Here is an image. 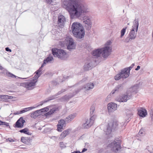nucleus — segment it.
Masks as SVG:
<instances>
[{"mask_svg": "<svg viewBox=\"0 0 153 153\" xmlns=\"http://www.w3.org/2000/svg\"><path fill=\"white\" fill-rule=\"evenodd\" d=\"M63 7L68 11L71 19L79 18L83 13L88 12L89 10L84 0L65 1Z\"/></svg>", "mask_w": 153, "mask_h": 153, "instance_id": "nucleus-1", "label": "nucleus"}, {"mask_svg": "<svg viewBox=\"0 0 153 153\" xmlns=\"http://www.w3.org/2000/svg\"><path fill=\"white\" fill-rule=\"evenodd\" d=\"M71 31L74 37L79 39L83 38L85 31L82 25L79 23L74 22L71 25Z\"/></svg>", "mask_w": 153, "mask_h": 153, "instance_id": "nucleus-2", "label": "nucleus"}, {"mask_svg": "<svg viewBox=\"0 0 153 153\" xmlns=\"http://www.w3.org/2000/svg\"><path fill=\"white\" fill-rule=\"evenodd\" d=\"M125 123H119L116 121H114L109 123L107 126L106 128L104 129V131L106 134H111L112 129L120 128L122 126L124 125Z\"/></svg>", "mask_w": 153, "mask_h": 153, "instance_id": "nucleus-3", "label": "nucleus"}, {"mask_svg": "<svg viewBox=\"0 0 153 153\" xmlns=\"http://www.w3.org/2000/svg\"><path fill=\"white\" fill-rule=\"evenodd\" d=\"M52 52L54 57H57L61 60H65L68 57L67 53L64 50L61 49L53 48L52 49Z\"/></svg>", "mask_w": 153, "mask_h": 153, "instance_id": "nucleus-4", "label": "nucleus"}, {"mask_svg": "<svg viewBox=\"0 0 153 153\" xmlns=\"http://www.w3.org/2000/svg\"><path fill=\"white\" fill-rule=\"evenodd\" d=\"M111 43V41L108 40L105 44V46L101 48V53L103 57L106 58L111 54L112 51Z\"/></svg>", "mask_w": 153, "mask_h": 153, "instance_id": "nucleus-5", "label": "nucleus"}, {"mask_svg": "<svg viewBox=\"0 0 153 153\" xmlns=\"http://www.w3.org/2000/svg\"><path fill=\"white\" fill-rule=\"evenodd\" d=\"M121 141L120 140H115L111 142L108 146V147L111 148V150L114 152H117L121 148Z\"/></svg>", "mask_w": 153, "mask_h": 153, "instance_id": "nucleus-6", "label": "nucleus"}, {"mask_svg": "<svg viewBox=\"0 0 153 153\" xmlns=\"http://www.w3.org/2000/svg\"><path fill=\"white\" fill-rule=\"evenodd\" d=\"M129 74L130 73L128 69L124 68L121 70L120 72L115 76L114 79L116 80H119L121 79H126L128 77Z\"/></svg>", "mask_w": 153, "mask_h": 153, "instance_id": "nucleus-7", "label": "nucleus"}, {"mask_svg": "<svg viewBox=\"0 0 153 153\" xmlns=\"http://www.w3.org/2000/svg\"><path fill=\"white\" fill-rule=\"evenodd\" d=\"M131 97V95L129 91L127 92L123 95L120 96L117 99V100L119 102H125L130 99Z\"/></svg>", "mask_w": 153, "mask_h": 153, "instance_id": "nucleus-8", "label": "nucleus"}, {"mask_svg": "<svg viewBox=\"0 0 153 153\" xmlns=\"http://www.w3.org/2000/svg\"><path fill=\"white\" fill-rule=\"evenodd\" d=\"M95 62L96 61L94 59L93 57L87 60L83 66L84 70L85 71H88L91 70L93 68V63Z\"/></svg>", "mask_w": 153, "mask_h": 153, "instance_id": "nucleus-9", "label": "nucleus"}, {"mask_svg": "<svg viewBox=\"0 0 153 153\" xmlns=\"http://www.w3.org/2000/svg\"><path fill=\"white\" fill-rule=\"evenodd\" d=\"M65 91V90H62L61 91L59 92L57 94L50 96L49 97L48 99H45V100L44 101H42L40 102V104L38 105L39 106V105H42L43 104L47 102H48L50 100H52L55 99L57 97V96L59 95L62 92H64Z\"/></svg>", "mask_w": 153, "mask_h": 153, "instance_id": "nucleus-10", "label": "nucleus"}, {"mask_svg": "<svg viewBox=\"0 0 153 153\" xmlns=\"http://www.w3.org/2000/svg\"><path fill=\"white\" fill-rule=\"evenodd\" d=\"M117 105L115 103L111 102L108 104L107 109L109 113L113 112L117 109Z\"/></svg>", "mask_w": 153, "mask_h": 153, "instance_id": "nucleus-11", "label": "nucleus"}, {"mask_svg": "<svg viewBox=\"0 0 153 153\" xmlns=\"http://www.w3.org/2000/svg\"><path fill=\"white\" fill-rule=\"evenodd\" d=\"M136 38L135 35V30L132 29L129 32L128 36L125 39V41L126 42H128Z\"/></svg>", "mask_w": 153, "mask_h": 153, "instance_id": "nucleus-12", "label": "nucleus"}, {"mask_svg": "<svg viewBox=\"0 0 153 153\" xmlns=\"http://www.w3.org/2000/svg\"><path fill=\"white\" fill-rule=\"evenodd\" d=\"M25 122V121L23 119V118L21 117L16 123L15 127L18 128H22L24 126Z\"/></svg>", "mask_w": 153, "mask_h": 153, "instance_id": "nucleus-13", "label": "nucleus"}, {"mask_svg": "<svg viewBox=\"0 0 153 153\" xmlns=\"http://www.w3.org/2000/svg\"><path fill=\"white\" fill-rule=\"evenodd\" d=\"M76 46L74 44L73 39L72 38H70L69 39L68 45L67 48L70 51H72L75 48Z\"/></svg>", "mask_w": 153, "mask_h": 153, "instance_id": "nucleus-14", "label": "nucleus"}, {"mask_svg": "<svg viewBox=\"0 0 153 153\" xmlns=\"http://www.w3.org/2000/svg\"><path fill=\"white\" fill-rule=\"evenodd\" d=\"M65 121L63 119L60 120L58 124L57 125V130L59 131H62L61 129L63 128V127L65 126Z\"/></svg>", "mask_w": 153, "mask_h": 153, "instance_id": "nucleus-15", "label": "nucleus"}, {"mask_svg": "<svg viewBox=\"0 0 153 153\" xmlns=\"http://www.w3.org/2000/svg\"><path fill=\"white\" fill-rule=\"evenodd\" d=\"M40 74H36L34 76V79L32 80L29 82L27 86H34L35 85L36 83L37 82V79L40 76Z\"/></svg>", "mask_w": 153, "mask_h": 153, "instance_id": "nucleus-16", "label": "nucleus"}, {"mask_svg": "<svg viewBox=\"0 0 153 153\" xmlns=\"http://www.w3.org/2000/svg\"><path fill=\"white\" fill-rule=\"evenodd\" d=\"M83 22L88 26V29L91 27V22L90 18L89 17H85L83 18Z\"/></svg>", "mask_w": 153, "mask_h": 153, "instance_id": "nucleus-17", "label": "nucleus"}, {"mask_svg": "<svg viewBox=\"0 0 153 153\" xmlns=\"http://www.w3.org/2000/svg\"><path fill=\"white\" fill-rule=\"evenodd\" d=\"M101 53V48H98L94 50L92 52V55L94 58L100 57Z\"/></svg>", "mask_w": 153, "mask_h": 153, "instance_id": "nucleus-18", "label": "nucleus"}, {"mask_svg": "<svg viewBox=\"0 0 153 153\" xmlns=\"http://www.w3.org/2000/svg\"><path fill=\"white\" fill-rule=\"evenodd\" d=\"M36 107H30L27 108H24L22 110H21L20 111H18L17 113H15L14 114L15 115L19 114L22 113H24L27 111H29L35 108Z\"/></svg>", "mask_w": 153, "mask_h": 153, "instance_id": "nucleus-19", "label": "nucleus"}, {"mask_svg": "<svg viewBox=\"0 0 153 153\" xmlns=\"http://www.w3.org/2000/svg\"><path fill=\"white\" fill-rule=\"evenodd\" d=\"M65 22V19L64 16L60 15L58 16V22L59 24L63 26Z\"/></svg>", "mask_w": 153, "mask_h": 153, "instance_id": "nucleus-20", "label": "nucleus"}, {"mask_svg": "<svg viewBox=\"0 0 153 153\" xmlns=\"http://www.w3.org/2000/svg\"><path fill=\"white\" fill-rule=\"evenodd\" d=\"M138 114L140 116L142 117H144L146 115L147 112L145 109L143 108H141L138 110Z\"/></svg>", "mask_w": 153, "mask_h": 153, "instance_id": "nucleus-21", "label": "nucleus"}, {"mask_svg": "<svg viewBox=\"0 0 153 153\" xmlns=\"http://www.w3.org/2000/svg\"><path fill=\"white\" fill-rule=\"evenodd\" d=\"M69 129L65 130L62 132L61 134L60 137L59 139L61 140L63 139L65 137H66L67 135L69 134Z\"/></svg>", "mask_w": 153, "mask_h": 153, "instance_id": "nucleus-22", "label": "nucleus"}, {"mask_svg": "<svg viewBox=\"0 0 153 153\" xmlns=\"http://www.w3.org/2000/svg\"><path fill=\"white\" fill-rule=\"evenodd\" d=\"M138 20L137 19H135L134 21L133 25L132 26V29H134V30H136V32L137 33L138 30Z\"/></svg>", "mask_w": 153, "mask_h": 153, "instance_id": "nucleus-23", "label": "nucleus"}, {"mask_svg": "<svg viewBox=\"0 0 153 153\" xmlns=\"http://www.w3.org/2000/svg\"><path fill=\"white\" fill-rule=\"evenodd\" d=\"M30 140L31 139L30 137H21V140L24 143L29 145L30 144Z\"/></svg>", "mask_w": 153, "mask_h": 153, "instance_id": "nucleus-24", "label": "nucleus"}, {"mask_svg": "<svg viewBox=\"0 0 153 153\" xmlns=\"http://www.w3.org/2000/svg\"><path fill=\"white\" fill-rule=\"evenodd\" d=\"M53 57L52 56H49L48 57L45 59L44 60L43 62V63L45 65L48 63L52 62V61H53Z\"/></svg>", "mask_w": 153, "mask_h": 153, "instance_id": "nucleus-25", "label": "nucleus"}, {"mask_svg": "<svg viewBox=\"0 0 153 153\" xmlns=\"http://www.w3.org/2000/svg\"><path fill=\"white\" fill-rule=\"evenodd\" d=\"M40 111L38 110L35 111L33 113H31L30 115L31 117L33 118H36L37 117L41 114Z\"/></svg>", "mask_w": 153, "mask_h": 153, "instance_id": "nucleus-26", "label": "nucleus"}, {"mask_svg": "<svg viewBox=\"0 0 153 153\" xmlns=\"http://www.w3.org/2000/svg\"><path fill=\"white\" fill-rule=\"evenodd\" d=\"M138 87H131L127 91H129L131 94L132 93L136 94L138 91Z\"/></svg>", "mask_w": 153, "mask_h": 153, "instance_id": "nucleus-27", "label": "nucleus"}, {"mask_svg": "<svg viewBox=\"0 0 153 153\" xmlns=\"http://www.w3.org/2000/svg\"><path fill=\"white\" fill-rule=\"evenodd\" d=\"M122 87H116L111 92L110 94H113L115 93H117L120 91L122 89Z\"/></svg>", "mask_w": 153, "mask_h": 153, "instance_id": "nucleus-28", "label": "nucleus"}, {"mask_svg": "<svg viewBox=\"0 0 153 153\" xmlns=\"http://www.w3.org/2000/svg\"><path fill=\"white\" fill-rule=\"evenodd\" d=\"M93 124L92 121H91L89 119L86 121L85 123L83 124V126L85 128H88L91 127Z\"/></svg>", "mask_w": 153, "mask_h": 153, "instance_id": "nucleus-29", "label": "nucleus"}, {"mask_svg": "<svg viewBox=\"0 0 153 153\" xmlns=\"http://www.w3.org/2000/svg\"><path fill=\"white\" fill-rule=\"evenodd\" d=\"M19 131L21 133H23L28 135L31 134V133L29 132L28 129L27 128H25Z\"/></svg>", "mask_w": 153, "mask_h": 153, "instance_id": "nucleus-30", "label": "nucleus"}, {"mask_svg": "<svg viewBox=\"0 0 153 153\" xmlns=\"http://www.w3.org/2000/svg\"><path fill=\"white\" fill-rule=\"evenodd\" d=\"M45 65L42 63V65L41 67L35 72V73H36V74H40V75L42 74V68Z\"/></svg>", "mask_w": 153, "mask_h": 153, "instance_id": "nucleus-31", "label": "nucleus"}, {"mask_svg": "<svg viewBox=\"0 0 153 153\" xmlns=\"http://www.w3.org/2000/svg\"><path fill=\"white\" fill-rule=\"evenodd\" d=\"M73 96L66 95L62 98V101H66L68 100L69 99L71 98Z\"/></svg>", "mask_w": 153, "mask_h": 153, "instance_id": "nucleus-32", "label": "nucleus"}, {"mask_svg": "<svg viewBox=\"0 0 153 153\" xmlns=\"http://www.w3.org/2000/svg\"><path fill=\"white\" fill-rule=\"evenodd\" d=\"M145 129L143 128H142L139 131L138 135L141 136H143L145 135Z\"/></svg>", "mask_w": 153, "mask_h": 153, "instance_id": "nucleus-33", "label": "nucleus"}, {"mask_svg": "<svg viewBox=\"0 0 153 153\" xmlns=\"http://www.w3.org/2000/svg\"><path fill=\"white\" fill-rule=\"evenodd\" d=\"M127 27H125L123 28L122 29V30H121V31H120L121 35H120V38H122L125 35V32H126V29H127Z\"/></svg>", "mask_w": 153, "mask_h": 153, "instance_id": "nucleus-34", "label": "nucleus"}, {"mask_svg": "<svg viewBox=\"0 0 153 153\" xmlns=\"http://www.w3.org/2000/svg\"><path fill=\"white\" fill-rule=\"evenodd\" d=\"M6 75L8 77H11L12 78H16L17 77H18L17 76L13 74L8 72H6Z\"/></svg>", "mask_w": 153, "mask_h": 153, "instance_id": "nucleus-35", "label": "nucleus"}, {"mask_svg": "<svg viewBox=\"0 0 153 153\" xmlns=\"http://www.w3.org/2000/svg\"><path fill=\"white\" fill-rule=\"evenodd\" d=\"M11 96H9L7 95H1L0 96V98L1 99H4V100H7L8 99H10V97Z\"/></svg>", "mask_w": 153, "mask_h": 153, "instance_id": "nucleus-36", "label": "nucleus"}, {"mask_svg": "<svg viewBox=\"0 0 153 153\" xmlns=\"http://www.w3.org/2000/svg\"><path fill=\"white\" fill-rule=\"evenodd\" d=\"M146 149L150 153H153V146H150L147 147Z\"/></svg>", "mask_w": 153, "mask_h": 153, "instance_id": "nucleus-37", "label": "nucleus"}, {"mask_svg": "<svg viewBox=\"0 0 153 153\" xmlns=\"http://www.w3.org/2000/svg\"><path fill=\"white\" fill-rule=\"evenodd\" d=\"M39 110L40 111V113L41 114L42 112L48 111L49 110V109L48 107H46Z\"/></svg>", "mask_w": 153, "mask_h": 153, "instance_id": "nucleus-38", "label": "nucleus"}, {"mask_svg": "<svg viewBox=\"0 0 153 153\" xmlns=\"http://www.w3.org/2000/svg\"><path fill=\"white\" fill-rule=\"evenodd\" d=\"M76 113H73L69 115L68 116L71 120H73L76 116Z\"/></svg>", "mask_w": 153, "mask_h": 153, "instance_id": "nucleus-39", "label": "nucleus"}, {"mask_svg": "<svg viewBox=\"0 0 153 153\" xmlns=\"http://www.w3.org/2000/svg\"><path fill=\"white\" fill-rule=\"evenodd\" d=\"M56 110V108H53L48 111L47 113L48 114H51L53 113Z\"/></svg>", "mask_w": 153, "mask_h": 153, "instance_id": "nucleus-40", "label": "nucleus"}, {"mask_svg": "<svg viewBox=\"0 0 153 153\" xmlns=\"http://www.w3.org/2000/svg\"><path fill=\"white\" fill-rule=\"evenodd\" d=\"M149 113L152 120L153 121V108L151 109L149 111Z\"/></svg>", "mask_w": 153, "mask_h": 153, "instance_id": "nucleus-41", "label": "nucleus"}, {"mask_svg": "<svg viewBox=\"0 0 153 153\" xmlns=\"http://www.w3.org/2000/svg\"><path fill=\"white\" fill-rule=\"evenodd\" d=\"M93 87H84V88L83 89H84V90L85 91H87L92 89L93 88Z\"/></svg>", "mask_w": 153, "mask_h": 153, "instance_id": "nucleus-42", "label": "nucleus"}, {"mask_svg": "<svg viewBox=\"0 0 153 153\" xmlns=\"http://www.w3.org/2000/svg\"><path fill=\"white\" fill-rule=\"evenodd\" d=\"M95 108L93 106H91L90 109V113L91 114H93Z\"/></svg>", "mask_w": 153, "mask_h": 153, "instance_id": "nucleus-43", "label": "nucleus"}, {"mask_svg": "<svg viewBox=\"0 0 153 153\" xmlns=\"http://www.w3.org/2000/svg\"><path fill=\"white\" fill-rule=\"evenodd\" d=\"M87 79V78H84L82 79L81 80L78 82L77 84V85H80L83 82L85 81Z\"/></svg>", "mask_w": 153, "mask_h": 153, "instance_id": "nucleus-44", "label": "nucleus"}, {"mask_svg": "<svg viewBox=\"0 0 153 153\" xmlns=\"http://www.w3.org/2000/svg\"><path fill=\"white\" fill-rule=\"evenodd\" d=\"M134 66V64L133 63L131 65V66L129 67L128 68H127L128 71L130 72V71L131 69Z\"/></svg>", "mask_w": 153, "mask_h": 153, "instance_id": "nucleus-45", "label": "nucleus"}, {"mask_svg": "<svg viewBox=\"0 0 153 153\" xmlns=\"http://www.w3.org/2000/svg\"><path fill=\"white\" fill-rule=\"evenodd\" d=\"M96 116L94 115H93L91 116L89 119V120L91 121H92V123L93 124L94 120L96 118Z\"/></svg>", "mask_w": 153, "mask_h": 153, "instance_id": "nucleus-46", "label": "nucleus"}, {"mask_svg": "<svg viewBox=\"0 0 153 153\" xmlns=\"http://www.w3.org/2000/svg\"><path fill=\"white\" fill-rule=\"evenodd\" d=\"M14 139H12L11 138H8L6 139V141L7 142H14Z\"/></svg>", "mask_w": 153, "mask_h": 153, "instance_id": "nucleus-47", "label": "nucleus"}, {"mask_svg": "<svg viewBox=\"0 0 153 153\" xmlns=\"http://www.w3.org/2000/svg\"><path fill=\"white\" fill-rule=\"evenodd\" d=\"M59 145L60 147L62 148H63L65 147L66 146L65 144L62 142H61L59 143Z\"/></svg>", "mask_w": 153, "mask_h": 153, "instance_id": "nucleus-48", "label": "nucleus"}, {"mask_svg": "<svg viewBox=\"0 0 153 153\" xmlns=\"http://www.w3.org/2000/svg\"><path fill=\"white\" fill-rule=\"evenodd\" d=\"M51 83L52 85H56L58 84V83L56 80H53L51 82Z\"/></svg>", "mask_w": 153, "mask_h": 153, "instance_id": "nucleus-49", "label": "nucleus"}, {"mask_svg": "<svg viewBox=\"0 0 153 153\" xmlns=\"http://www.w3.org/2000/svg\"><path fill=\"white\" fill-rule=\"evenodd\" d=\"M143 85L142 82L140 81H137L136 85H134V86H140V85Z\"/></svg>", "mask_w": 153, "mask_h": 153, "instance_id": "nucleus-50", "label": "nucleus"}, {"mask_svg": "<svg viewBox=\"0 0 153 153\" xmlns=\"http://www.w3.org/2000/svg\"><path fill=\"white\" fill-rule=\"evenodd\" d=\"M96 85L94 83L90 82L87 84V86H94Z\"/></svg>", "mask_w": 153, "mask_h": 153, "instance_id": "nucleus-51", "label": "nucleus"}, {"mask_svg": "<svg viewBox=\"0 0 153 153\" xmlns=\"http://www.w3.org/2000/svg\"><path fill=\"white\" fill-rule=\"evenodd\" d=\"M50 138L54 140H56L58 138V136H50Z\"/></svg>", "mask_w": 153, "mask_h": 153, "instance_id": "nucleus-52", "label": "nucleus"}, {"mask_svg": "<svg viewBox=\"0 0 153 153\" xmlns=\"http://www.w3.org/2000/svg\"><path fill=\"white\" fill-rule=\"evenodd\" d=\"M2 124L3 125H2L4 126V127H7L9 126V123L5 122H3Z\"/></svg>", "mask_w": 153, "mask_h": 153, "instance_id": "nucleus-53", "label": "nucleus"}, {"mask_svg": "<svg viewBox=\"0 0 153 153\" xmlns=\"http://www.w3.org/2000/svg\"><path fill=\"white\" fill-rule=\"evenodd\" d=\"M26 88L27 90H31L33 89L34 88V87H24Z\"/></svg>", "mask_w": 153, "mask_h": 153, "instance_id": "nucleus-54", "label": "nucleus"}, {"mask_svg": "<svg viewBox=\"0 0 153 153\" xmlns=\"http://www.w3.org/2000/svg\"><path fill=\"white\" fill-rule=\"evenodd\" d=\"M71 120L70 119L69 117L68 116L65 119V121L67 122V123H69L71 122Z\"/></svg>", "mask_w": 153, "mask_h": 153, "instance_id": "nucleus-55", "label": "nucleus"}, {"mask_svg": "<svg viewBox=\"0 0 153 153\" xmlns=\"http://www.w3.org/2000/svg\"><path fill=\"white\" fill-rule=\"evenodd\" d=\"M5 51L8 52H11V50L8 47H6L5 48Z\"/></svg>", "mask_w": 153, "mask_h": 153, "instance_id": "nucleus-56", "label": "nucleus"}, {"mask_svg": "<svg viewBox=\"0 0 153 153\" xmlns=\"http://www.w3.org/2000/svg\"><path fill=\"white\" fill-rule=\"evenodd\" d=\"M53 0H45L48 3H51L52 2Z\"/></svg>", "mask_w": 153, "mask_h": 153, "instance_id": "nucleus-57", "label": "nucleus"}, {"mask_svg": "<svg viewBox=\"0 0 153 153\" xmlns=\"http://www.w3.org/2000/svg\"><path fill=\"white\" fill-rule=\"evenodd\" d=\"M71 153H81V152L79 151H75L74 152H72Z\"/></svg>", "mask_w": 153, "mask_h": 153, "instance_id": "nucleus-58", "label": "nucleus"}, {"mask_svg": "<svg viewBox=\"0 0 153 153\" xmlns=\"http://www.w3.org/2000/svg\"><path fill=\"white\" fill-rule=\"evenodd\" d=\"M140 68V66L139 65L137 66V68H136L135 69V70L136 71L138 70Z\"/></svg>", "mask_w": 153, "mask_h": 153, "instance_id": "nucleus-59", "label": "nucleus"}, {"mask_svg": "<svg viewBox=\"0 0 153 153\" xmlns=\"http://www.w3.org/2000/svg\"><path fill=\"white\" fill-rule=\"evenodd\" d=\"M87 150V149L84 148L82 149V151L81 152H84L86 151Z\"/></svg>", "mask_w": 153, "mask_h": 153, "instance_id": "nucleus-60", "label": "nucleus"}, {"mask_svg": "<svg viewBox=\"0 0 153 153\" xmlns=\"http://www.w3.org/2000/svg\"><path fill=\"white\" fill-rule=\"evenodd\" d=\"M3 122L2 121L0 120V126L2 125H3Z\"/></svg>", "mask_w": 153, "mask_h": 153, "instance_id": "nucleus-61", "label": "nucleus"}, {"mask_svg": "<svg viewBox=\"0 0 153 153\" xmlns=\"http://www.w3.org/2000/svg\"><path fill=\"white\" fill-rule=\"evenodd\" d=\"M4 68L0 65V70H3Z\"/></svg>", "mask_w": 153, "mask_h": 153, "instance_id": "nucleus-62", "label": "nucleus"}, {"mask_svg": "<svg viewBox=\"0 0 153 153\" xmlns=\"http://www.w3.org/2000/svg\"><path fill=\"white\" fill-rule=\"evenodd\" d=\"M133 115V114L132 113H131V114H130L129 115V116H128V117H130L131 116H132Z\"/></svg>", "mask_w": 153, "mask_h": 153, "instance_id": "nucleus-63", "label": "nucleus"}, {"mask_svg": "<svg viewBox=\"0 0 153 153\" xmlns=\"http://www.w3.org/2000/svg\"><path fill=\"white\" fill-rule=\"evenodd\" d=\"M63 79L65 80V77H63Z\"/></svg>", "mask_w": 153, "mask_h": 153, "instance_id": "nucleus-64", "label": "nucleus"}]
</instances>
